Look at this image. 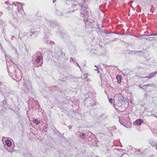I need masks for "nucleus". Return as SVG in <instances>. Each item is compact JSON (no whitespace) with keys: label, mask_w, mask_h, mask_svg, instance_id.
I'll return each instance as SVG.
<instances>
[{"label":"nucleus","mask_w":157,"mask_h":157,"mask_svg":"<svg viewBox=\"0 0 157 157\" xmlns=\"http://www.w3.org/2000/svg\"><path fill=\"white\" fill-rule=\"evenodd\" d=\"M86 135L83 133H80L79 137L82 139H84L86 137Z\"/></svg>","instance_id":"4"},{"label":"nucleus","mask_w":157,"mask_h":157,"mask_svg":"<svg viewBox=\"0 0 157 157\" xmlns=\"http://www.w3.org/2000/svg\"><path fill=\"white\" fill-rule=\"evenodd\" d=\"M123 97L122 95L121 94V93H119L116 95L114 98H122Z\"/></svg>","instance_id":"7"},{"label":"nucleus","mask_w":157,"mask_h":157,"mask_svg":"<svg viewBox=\"0 0 157 157\" xmlns=\"http://www.w3.org/2000/svg\"><path fill=\"white\" fill-rule=\"evenodd\" d=\"M153 147H155L157 149V144H155V146H153Z\"/></svg>","instance_id":"12"},{"label":"nucleus","mask_w":157,"mask_h":157,"mask_svg":"<svg viewBox=\"0 0 157 157\" xmlns=\"http://www.w3.org/2000/svg\"><path fill=\"white\" fill-rule=\"evenodd\" d=\"M113 99H109V101L111 104L113 103Z\"/></svg>","instance_id":"9"},{"label":"nucleus","mask_w":157,"mask_h":157,"mask_svg":"<svg viewBox=\"0 0 157 157\" xmlns=\"http://www.w3.org/2000/svg\"><path fill=\"white\" fill-rule=\"evenodd\" d=\"M36 62H37L38 63L39 62V57H38L36 60Z\"/></svg>","instance_id":"10"},{"label":"nucleus","mask_w":157,"mask_h":157,"mask_svg":"<svg viewBox=\"0 0 157 157\" xmlns=\"http://www.w3.org/2000/svg\"><path fill=\"white\" fill-rule=\"evenodd\" d=\"M6 145L8 147H10L11 144V142L9 140H6Z\"/></svg>","instance_id":"5"},{"label":"nucleus","mask_w":157,"mask_h":157,"mask_svg":"<svg viewBox=\"0 0 157 157\" xmlns=\"http://www.w3.org/2000/svg\"><path fill=\"white\" fill-rule=\"evenodd\" d=\"M137 151H136V152H137V154H139V153L140 152V149H137L136 150Z\"/></svg>","instance_id":"11"},{"label":"nucleus","mask_w":157,"mask_h":157,"mask_svg":"<svg viewBox=\"0 0 157 157\" xmlns=\"http://www.w3.org/2000/svg\"><path fill=\"white\" fill-rule=\"evenodd\" d=\"M119 121L120 123L122 125L124 126V124L125 122V119L124 118H123L121 117H119Z\"/></svg>","instance_id":"3"},{"label":"nucleus","mask_w":157,"mask_h":157,"mask_svg":"<svg viewBox=\"0 0 157 157\" xmlns=\"http://www.w3.org/2000/svg\"><path fill=\"white\" fill-rule=\"evenodd\" d=\"M143 121V120L141 119H137L134 122L133 124L135 125H139L142 123Z\"/></svg>","instance_id":"2"},{"label":"nucleus","mask_w":157,"mask_h":157,"mask_svg":"<svg viewBox=\"0 0 157 157\" xmlns=\"http://www.w3.org/2000/svg\"><path fill=\"white\" fill-rule=\"evenodd\" d=\"M116 78L117 80V83L118 84H120L121 82V77L120 75H117Z\"/></svg>","instance_id":"6"},{"label":"nucleus","mask_w":157,"mask_h":157,"mask_svg":"<svg viewBox=\"0 0 157 157\" xmlns=\"http://www.w3.org/2000/svg\"><path fill=\"white\" fill-rule=\"evenodd\" d=\"M113 105L115 106L117 105L118 106H121V102L119 99H113Z\"/></svg>","instance_id":"1"},{"label":"nucleus","mask_w":157,"mask_h":157,"mask_svg":"<svg viewBox=\"0 0 157 157\" xmlns=\"http://www.w3.org/2000/svg\"><path fill=\"white\" fill-rule=\"evenodd\" d=\"M53 0V2H55L56 1V0Z\"/></svg>","instance_id":"14"},{"label":"nucleus","mask_w":157,"mask_h":157,"mask_svg":"<svg viewBox=\"0 0 157 157\" xmlns=\"http://www.w3.org/2000/svg\"><path fill=\"white\" fill-rule=\"evenodd\" d=\"M2 84V83L1 82H0V86H1Z\"/></svg>","instance_id":"13"},{"label":"nucleus","mask_w":157,"mask_h":157,"mask_svg":"<svg viewBox=\"0 0 157 157\" xmlns=\"http://www.w3.org/2000/svg\"><path fill=\"white\" fill-rule=\"evenodd\" d=\"M33 121L34 123L36 124V125L39 124V121H38L37 119L34 118L33 119Z\"/></svg>","instance_id":"8"},{"label":"nucleus","mask_w":157,"mask_h":157,"mask_svg":"<svg viewBox=\"0 0 157 157\" xmlns=\"http://www.w3.org/2000/svg\"><path fill=\"white\" fill-rule=\"evenodd\" d=\"M155 144H154L153 145H152V146L153 147V146H155Z\"/></svg>","instance_id":"15"},{"label":"nucleus","mask_w":157,"mask_h":157,"mask_svg":"<svg viewBox=\"0 0 157 157\" xmlns=\"http://www.w3.org/2000/svg\"><path fill=\"white\" fill-rule=\"evenodd\" d=\"M91 105H94V104H91Z\"/></svg>","instance_id":"16"}]
</instances>
